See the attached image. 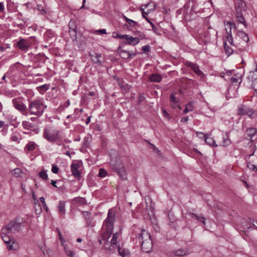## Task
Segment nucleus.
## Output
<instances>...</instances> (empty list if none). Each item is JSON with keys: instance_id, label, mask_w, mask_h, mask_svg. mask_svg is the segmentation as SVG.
<instances>
[{"instance_id": "4d7b16f0", "label": "nucleus", "mask_w": 257, "mask_h": 257, "mask_svg": "<svg viewBox=\"0 0 257 257\" xmlns=\"http://www.w3.org/2000/svg\"><path fill=\"white\" fill-rule=\"evenodd\" d=\"M196 135L199 137V138H205L206 135H204L203 133L201 132H197Z\"/></svg>"}, {"instance_id": "1a4fd4ad", "label": "nucleus", "mask_w": 257, "mask_h": 257, "mask_svg": "<svg viewBox=\"0 0 257 257\" xmlns=\"http://www.w3.org/2000/svg\"><path fill=\"white\" fill-rule=\"evenodd\" d=\"M59 131L53 128H45L43 137L50 142H54L58 139Z\"/></svg>"}, {"instance_id": "6ab92c4d", "label": "nucleus", "mask_w": 257, "mask_h": 257, "mask_svg": "<svg viewBox=\"0 0 257 257\" xmlns=\"http://www.w3.org/2000/svg\"><path fill=\"white\" fill-rule=\"evenodd\" d=\"M79 165L76 163H72L71 165V170L74 176L76 178L80 177V173L78 170Z\"/></svg>"}, {"instance_id": "2eb2a0df", "label": "nucleus", "mask_w": 257, "mask_h": 257, "mask_svg": "<svg viewBox=\"0 0 257 257\" xmlns=\"http://www.w3.org/2000/svg\"><path fill=\"white\" fill-rule=\"evenodd\" d=\"M86 38L82 35H79L77 37V41L74 42V44L77 45L81 50H84L86 47Z\"/></svg>"}, {"instance_id": "de8ad7c7", "label": "nucleus", "mask_w": 257, "mask_h": 257, "mask_svg": "<svg viewBox=\"0 0 257 257\" xmlns=\"http://www.w3.org/2000/svg\"><path fill=\"white\" fill-rule=\"evenodd\" d=\"M64 249L65 250V252L66 254L69 256V257H73L74 255V252L68 249L66 247V246H64Z\"/></svg>"}, {"instance_id": "a211bd4d", "label": "nucleus", "mask_w": 257, "mask_h": 257, "mask_svg": "<svg viewBox=\"0 0 257 257\" xmlns=\"http://www.w3.org/2000/svg\"><path fill=\"white\" fill-rule=\"evenodd\" d=\"M177 94L176 92L172 93L170 96V105L173 108H179L181 109V107L179 104V100L177 99L175 97V94Z\"/></svg>"}, {"instance_id": "0eeeda50", "label": "nucleus", "mask_w": 257, "mask_h": 257, "mask_svg": "<svg viewBox=\"0 0 257 257\" xmlns=\"http://www.w3.org/2000/svg\"><path fill=\"white\" fill-rule=\"evenodd\" d=\"M119 232H116L112 235V237L110 241V244H109L108 239L105 242L103 241V248L109 251L110 253H114L116 251V247H117V238L119 235Z\"/></svg>"}, {"instance_id": "aec40b11", "label": "nucleus", "mask_w": 257, "mask_h": 257, "mask_svg": "<svg viewBox=\"0 0 257 257\" xmlns=\"http://www.w3.org/2000/svg\"><path fill=\"white\" fill-rule=\"evenodd\" d=\"M119 254L122 257H130L131 254L128 249L120 247L119 245L116 247Z\"/></svg>"}, {"instance_id": "6e6552de", "label": "nucleus", "mask_w": 257, "mask_h": 257, "mask_svg": "<svg viewBox=\"0 0 257 257\" xmlns=\"http://www.w3.org/2000/svg\"><path fill=\"white\" fill-rule=\"evenodd\" d=\"M14 107L25 116L28 115V107L24 102L19 98H14L12 100Z\"/></svg>"}, {"instance_id": "5701e85b", "label": "nucleus", "mask_w": 257, "mask_h": 257, "mask_svg": "<svg viewBox=\"0 0 257 257\" xmlns=\"http://www.w3.org/2000/svg\"><path fill=\"white\" fill-rule=\"evenodd\" d=\"M2 238L5 243L7 244V247L9 250L14 249L13 247V244H11V240L9 236L5 235L3 236Z\"/></svg>"}, {"instance_id": "ea45409f", "label": "nucleus", "mask_w": 257, "mask_h": 257, "mask_svg": "<svg viewBox=\"0 0 257 257\" xmlns=\"http://www.w3.org/2000/svg\"><path fill=\"white\" fill-rule=\"evenodd\" d=\"M107 172L103 168H101L99 170L98 176L100 177H104L107 175Z\"/></svg>"}, {"instance_id": "69168bd1", "label": "nucleus", "mask_w": 257, "mask_h": 257, "mask_svg": "<svg viewBox=\"0 0 257 257\" xmlns=\"http://www.w3.org/2000/svg\"><path fill=\"white\" fill-rule=\"evenodd\" d=\"M163 115L165 116V117H168L169 116V113L167 112V111L165 110V109H163Z\"/></svg>"}, {"instance_id": "3c124183", "label": "nucleus", "mask_w": 257, "mask_h": 257, "mask_svg": "<svg viewBox=\"0 0 257 257\" xmlns=\"http://www.w3.org/2000/svg\"><path fill=\"white\" fill-rule=\"evenodd\" d=\"M83 214L85 217L86 221H87V219H90L89 213L87 211L83 212Z\"/></svg>"}, {"instance_id": "9b49d317", "label": "nucleus", "mask_w": 257, "mask_h": 257, "mask_svg": "<svg viewBox=\"0 0 257 257\" xmlns=\"http://www.w3.org/2000/svg\"><path fill=\"white\" fill-rule=\"evenodd\" d=\"M227 24L229 25V31H228L227 29L226 28L227 36L226 37V39L224 40H225L226 42H228L231 45L233 46V40L231 35V28L233 27L235 29L236 26L235 24L231 22H228Z\"/></svg>"}, {"instance_id": "37998d69", "label": "nucleus", "mask_w": 257, "mask_h": 257, "mask_svg": "<svg viewBox=\"0 0 257 257\" xmlns=\"http://www.w3.org/2000/svg\"><path fill=\"white\" fill-rule=\"evenodd\" d=\"M134 34L138 36V37H139L140 39V40L144 39L145 38V34L143 32L138 31H136Z\"/></svg>"}, {"instance_id": "423d86ee", "label": "nucleus", "mask_w": 257, "mask_h": 257, "mask_svg": "<svg viewBox=\"0 0 257 257\" xmlns=\"http://www.w3.org/2000/svg\"><path fill=\"white\" fill-rule=\"evenodd\" d=\"M239 1V6H237V3L235 4V7H236V15H235V18L236 21L240 24H242L244 25V26L246 28L247 27V24L245 22V21L244 20V18L243 17V14L242 13V11H244L245 7H246V4L245 3L243 2L242 0H238Z\"/></svg>"}, {"instance_id": "4c0bfd02", "label": "nucleus", "mask_w": 257, "mask_h": 257, "mask_svg": "<svg viewBox=\"0 0 257 257\" xmlns=\"http://www.w3.org/2000/svg\"><path fill=\"white\" fill-rule=\"evenodd\" d=\"M120 57L123 59H128V51L120 50L119 52Z\"/></svg>"}, {"instance_id": "4be33fe9", "label": "nucleus", "mask_w": 257, "mask_h": 257, "mask_svg": "<svg viewBox=\"0 0 257 257\" xmlns=\"http://www.w3.org/2000/svg\"><path fill=\"white\" fill-rule=\"evenodd\" d=\"M223 46L225 52L227 56H230L233 53V49L228 46L227 44V42L224 40Z\"/></svg>"}, {"instance_id": "338daca9", "label": "nucleus", "mask_w": 257, "mask_h": 257, "mask_svg": "<svg viewBox=\"0 0 257 257\" xmlns=\"http://www.w3.org/2000/svg\"><path fill=\"white\" fill-rule=\"evenodd\" d=\"M188 120V117L187 116H186V117L182 118L181 121L185 122H187Z\"/></svg>"}, {"instance_id": "e2e57ef3", "label": "nucleus", "mask_w": 257, "mask_h": 257, "mask_svg": "<svg viewBox=\"0 0 257 257\" xmlns=\"http://www.w3.org/2000/svg\"><path fill=\"white\" fill-rule=\"evenodd\" d=\"M5 8H4V5L3 3L1 2L0 3V13L4 11Z\"/></svg>"}, {"instance_id": "680f3d73", "label": "nucleus", "mask_w": 257, "mask_h": 257, "mask_svg": "<svg viewBox=\"0 0 257 257\" xmlns=\"http://www.w3.org/2000/svg\"><path fill=\"white\" fill-rule=\"evenodd\" d=\"M141 11H142L143 17H144V14L148 15L150 13V10H148V11L147 13H146L144 11V9L142 8H141Z\"/></svg>"}, {"instance_id": "a19ab883", "label": "nucleus", "mask_w": 257, "mask_h": 257, "mask_svg": "<svg viewBox=\"0 0 257 257\" xmlns=\"http://www.w3.org/2000/svg\"><path fill=\"white\" fill-rule=\"evenodd\" d=\"M113 37L115 38H119L120 39L124 40L125 37H127V35H120L118 33H113Z\"/></svg>"}, {"instance_id": "49530a36", "label": "nucleus", "mask_w": 257, "mask_h": 257, "mask_svg": "<svg viewBox=\"0 0 257 257\" xmlns=\"http://www.w3.org/2000/svg\"><path fill=\"white\" fill-rule=\"evenodd\" d=\"M64 249L65 250V252L66 254L69 256V257H73L74 255V252L68 249L66 247V246H64Z\"/></svg>"}, {"instance_id": "b1692460", "label": "nucleus", "mask_w": 257, "mask_h": 257, "mask_svg": "<svg viewBox=\"0 0 257 257\" xmlns=\"http://www.w3.org/2000/svg\"><path fill=\"white\" fill-rule=\"evenodd\" d=\"M11 173L13 176L15 177H20L23 173L22 170L20 168H15L11 171Z\"/></svg>"}, {"instance_id": "a18cd8bd", "label": "nucleus", "mask_w": 257, "mask_h": 257, "mask_svg": "<svg viewBox=\"0 0 257 257\" xmlns=\"http://www.w3.org/2000/svg\"><path fill=\"white\" fill-rule=\"evenodd\" d=\"M40 202L43 204V206L46 210L47 212L48 211V208L47 206V204L45 201V198L43 197H41L39 198Z\"/></svg>"}, {"instance_id": "09e8293b", "label": "nucleus", "mask_w": 257, "mask_h": 257, "mask_svg": "<svg viewBox=\"0 0 257 257\" xmlns=\"http://www.w3.org/2000/svg\"><path fill=\"white\" fill-rule=\"evenodd\" d=\"M59 168L57 167V166L55 165H52V172L53 173L57 174L58 172Z\"/></svg>"}, {"instance_id": "f03ea898", "label": "nucleus", "mask_w": 257, "mask_h": 257, "mask_svg": "<svg viewBox=\"0 0 257 257\" xmlns=\"http://www.w3.org/2000/svg\"><path fill=\"white\" fill-rule=\"evenodd\" d=\"M27 223L26 219L17 216L2 228V233L7 234L18 233L23 229L25 223Z\"/></svg>"}, {"instance_id": "473e14b6", "label": "nucleus", "mask_w": 257, "mask_h": 257, "mask_svg": "<svg viewBox=\"0 0 257 257\" xmlns=\"http://www.w3.org/2000/svg\"><path fill=\"white\" fill-rule=\"evenodd\" d=\"M69 33H70V37L72 39V41L74 43V42L75 41H77V31H76V30H69Z\"/></svg>"}, {"instance_id": "dca6fc26", "label": "nucleus", "mask_w": 257, "mask_h": 257, "mask_svg": "<svg viewBox=\"0 0 257 257\" xmlns=\"http://www.w3.org/2000/svg\"><path fill=\"white\" fill-rule=\"evenodd\" d=\"M185 65L190 67L198 76L203 75V72L199 69V67L197 64L191 62L187 61L185 63Z\"/></svg>"}, {"instance_id": "f3484780", "label": "nucleus", "mask_w": 257, "mask_h": 257, "mask_svg": "<svg viewBox=\"0 0 257 257\" xmlns=\"http://www.w3.org/2000/svg\"><path fill=\"white\" fill-rule=\"evenodd\" d=\"M89 55L93 63L97 64L99 65H101L102 64L101 61L99 59V58L101 57V54L96 53L95 52L92 53L90 52L89 53Z\"/></svg>"}, {"instance_id": "412c9836", "label": "nucleus", "mask_w": 257, "mask_h": 257, "mask_svg": "<svg viewBox=\"0 0 257 257\" xmlns=\"http://www.w3.org/2000/svg\"><path fill=\"white\" fill-rule=\"evenodd\" d=\"M189 253L187 250L179 249L174 251V254L176 256H183L186 255Z\"/></svg>"}, {"instance_id": "c03bdc74", "label": "nucleus", "mask_w": 257, "mask_h": 257, "mask_svg": "<svg viewBox=\"0 0 257 257\" xmlns=\"http://www.w3.org/2000/svg\"><path fill=\"white\" fill-rule=\"evenodd\" d=\"M75 200L82 205H85L86 204V200L83 198H76L75 199Z\"/></svg>"}, {"instance_id": "f257e3e1", "label": "nucleus", "mask_w": 257, "mask_h": 257, "mask_svg": "<svg viewBox=\"0 0 257 257\" xmlns=\"http://www.w3.org/2000/svg\"><path fill=\"white\" fill-rule=\"evenodd\" d=\"M115 216V211L113 209H110L108 211L107 217L103 223L104 232L102 234L99 240L100 243H102L103 241H107L112 234Z\"/></svg>"}, {"instance_id": "f704fd0d", "label": "nucleus", "mask_w": 257, "mask_h": 257, "mask_svg": "<svg viewBox=\"0 0 257 257\" xmlns=\"http://www.w3.org/2000/svg\"><path fill=\"white\" fill-rule=\"evenodd\" d=\"M23 127L27 130H30L33 127V124L28 121H23L22 122Z\"/></svg>"}, {"instance_id": "393cba45", "label": "nucleus", "mask_w": 257, "mask_h": 257, "mask_svg": "<svg viewBox=\"0 0 257 257\" xmlns=\"http://www.w3.org/2000/svg\"><path fill=\"white\" fill-rule=\"evenodd\" d=\"M242 75L237 76L236 74L234 75L230 78V81L232 83H238L240 84L241 82Z\"/></svg>"}, {"instance_id": "6e6d98bb", "label": "nucleus", "mask_w": 257, "mask_h": 257, "mask_svg": "<svg viewBox=\"0 0 257 257\" xmlns=\"http://www.w3.org/2000/svg\"><path fill=\"white\" fill-rule=\"evenodd\" d=\"M145 100V97L143 95H140L139 97V103Z\"/></svg>"}, {"instance_id": "cd10ccee", "label": "nucleus", "mask_w": 257, "mask_h": 257, "mask_svg": "<svg viewBox=\"0 0 257 257\" xmlns=\"http://www.w3.org/2000/svg\"><path fill=\"white\" fill-rule=\"evenodd\" d=\"M65 202L60 201L58 206V211L60 213L65 214Z\"/></svg>"}, {"instance_id": "bb28decb", "label": "nucleus", "mask_w": 257, "mask_h": 257, "mask_svg": "<svg viewBox=\"0 0 257 257\" xmlns=\"http://www.w3.org/2000/svg\"><path fill=\"white\" fill-rule=\"evenodd\" d=\"M123 18L126 20L128 24L132 27H137L139 26V24L137 22H135L131 19H130L126 17L125 16H123Z\"/></svg>"}, {"instance_id": "8fccbe9b", "label": "nucleus", "mask_w": 257, "mask_h": 257, "mask_svg": "<svg viewBox=\"0 0 257 257\" xmlns=\"http://www.w3.org/2000/svg\"><path fill=\"white\" fill-rule=\"evenodd\" d=\"M150 50V46L149 45H146L142 47V50L144 53L149 52Z\"/></svg>"}, {"instance_id": "2f4dec72", "label": "nucleus", "mask_w": 257, "mask_h": 257, "mask_svg": "<svg viewBox=\"0 0 257 257\" xmlns=\"http://www.w3.org/2000/svg\"><path fill=\"white\" fill-rule=\"evenodd\" d=\"M237 35L239 37L241 38L242 39L246 42H248L249 40V38L247 35L242 31L238 32L237 33Z\"/></svg>"}, {"instance_id": "4468645a", "label": "nucleus", "mask_w": 257, "mask_h": 257, "mask_svg": "<svg viewBox=\"0 0 257 257\" xmlns=\"http://www.w3.org/2000/svg\"><path fill=\"white\" fill-rule=\"evenodd\" d=\"M140 41L139 37H133V36L127 35V37H125L124 43L132 46L138 44Z\"/></svg>"}, {"instance_id": "9d476101", "label": "nucleus", "mask_w": 257, "mask_h": 257, "mask_svg": "<svg viewBox=\"0 0 257 257\" xmlns=\"http://www.w3.org/2000/svg\"><path fill=\"white\" fill-rule=\"evenodd\" d=\"M15 45L21 50L26 51L30 46L31 43L29 39L20 38Z\"/></svg>"}, {"instance_id": "f8f14e48", "label": "nucleus", "mask_w": 257, "mask_h": 257, "mask_svg": "<svg viewBox=\"0 0 257 257\" xmlns=\"http://www.w3.org/2000/svg\"><path fill=\"white\" fill-rule=\"evenodd\" d=\"M253 114V110L244 105H241L238 109V114L248 115L251 116Z\"/></svg>"}, {"instance_id": "7c9ffc66", "label": "nucleus", "mask_w": 257, "mask_h": 257, "mask_svg": "<svg viewBox=\"0 0 257 257\" xmlns=\"http://www.w3.org/2000/svg\"><path fill=\"white\" fill-rule=\"evenodd\" d=\"M205 140L206 144L211 146H217V145L215 144L214 140L211 137L206 136Z\"/></svg>"}, {"instance_id": "79ce46f5", "label": "nucleus", "mask_w": 257, "mask_h": 257, "mask_svg": "<svg viewBox=\"0 0 257 257\" xmlns=\"http://www.w3.org/2000/svg\"><path fill=\"white\" fill-rule=\"evenodd\" d=\"M39 176H40V177H41L42 179H43L44 180L48 179V175H47V173L44 170L41 171L39 173Z\"/></svg>"}, {"instance_id": "5fc2aeb1", "label": "nucleus", "mask_w": 257, "mask_h": 257, "mask_svg": "<svg viewBox=\"0 0 257 257\" xmlns=\"http://www.w3.org/2000/svg\"><path fill=\"white\" fill-rule=\"evenodd\" d=\"M96 33L97 34H106V30L105 29H100V30H97L96 31Z\"/></svg>"}, {"instance_id": "ddd939ff", "label": "nucleus", "mask_w": 257, "mask_h": 257, "mask_svg": "<svg viewBox=\"0 0 257 257\" xmlns=\"http://www.w3.org/2000/svg\"><path fill=\"white\" fill-rule=\"evenodd\" d=\"M247 78L248 81L251 82V87L257 85V68L255 70L249 72Z\"/></svg>"}, {"instance_id": "72a5a7b5", "label": "nucleus", "mask_w": 257, "mask_h": 257, "mask_svg": "<svg viewBox=\"0 0 257 257\" xmlns=\"http://www.w3.org/2000/svg\"><path fill=\"white\" fill-rule=\"evenodd\" d=\"M36 144L33 142H30L26 146V148L28 151H32L36 148Z\"/></svg>"}, {"instance_id": "864d4df0", "label": "nucleus", "mask_w": 257, "mask_h": 257, "mask_svg": "<svg viewBox=\"0 0 257 257\" xmlns=\"http://www.w3.org/2000/svg\"><path fill=\"white\" fill-rule=\"evenodd\" d=\"M11 140L13 141H14V142H17L19 140V137L17 136V135H13L12 137H11Z\"/></svg>"}, {"instance_id": "39448f33", "label": "nucleus", "mask_w": 257, "mask_h": 257, "mask_svg": "<svg viewBox=\"0 0 257 257\" xmlns=\"http://www.w3.org/2000/svg\"><path fill=\"white\" fill-rule=\"evenodd\" d=\"M110 167L117 173L122 180L126 179V171L122 161L119 159L111 158L110 162Z\"/></svg>"}, {"instance_id": "58836bf2", "label": "nucleus", "mask_w": 257, "mask_h": 257, "mask_svg": "<svg viewBox=\"0 0 257 257\" xmlns=\"http://www.w3.org/2000/svg\"><path fill=\"white\" fill-rule=\"evenodd\" d=\"M69 30H77V26L74 20H71L69 24Z\"/></svg>"}, {"instance_id": "7ed1b4c3", "label": "nucleus", "mask_w": 257, "mask_h": 257, "mask_svg": "<svg viewBox=\"0 0 257 257\" xmlns=\"http://www.w3.org/2000/svg\"><path fill=\"white\" fill-rule=\"evenodd\" d=\"M47 106L44 104L43 99H36L29 101L28 107V115H35L37 117L42 116Z\"/></svg>"}, {"instance_id": "13d9d810", "label": "nucleus", "mask_w": 257, "mask_h": 257, "mask_svg": "<svg viewBox=\"0 0 257 257\" xmlns=\"http://www.w3.org/2000/svg\"><path fill=\"white\" fill-rule=\"evenodd\" d=\"M136 55H137V53L136 52L132 53L130 51H128V55H130V56H129L130 57H128V59H132L133 57H134Z\"/></svg>"}, {"instance_id": "052dcab7", "label": "nucleus", "mask_w": 257, "mask_h": 257, "mask_svg": "<svg viewBox=\"0 0 257 257\" xmlns=\"http://www.w3.org/2000/svg\"><path fill=\"white\" fill-rule=\"evenodd\" d=\"M250 169H251L252 170L254 171H257V167L255 165H253V164H250V167L249 168Z\"/></svg>"}, {"instance_id": "a878e982", "label": "nucleus", "mask_w": 257, "mask_h": 257, "mask_svg": "<svg viewBox=\"0 0 257 257\" xmlns=\"http://www.w3.org/2000/svg\"><path fill=\"white\" fill-rule=\"evenodd\" d=\"M150 80L152 82H159L162 80V77L158 74H153L150 77Z\"/></svg>"}, {"instance_id": "e433bc0d", "label": "nucleus", "mask_w": 257, "mask_h": 257, "mask_svg": "<svg viewBox=\"0 0 257 257\" xmlns=\"http://www.w3.org/2000/svg\"><path fill=\"white\" fill-rule=\"evenodd\" d=\"M190 216L192 218L195 217L196 219H197L198 220H199L200 222H202L204 224H205V218L204 217L199 216L197 215V214L193 213L190 214Z\"/></svg>"}, {"instance_id": "603ef678", "label": "nucleus", "mask_w": 257, "mask_h": 257, "mask_svg": "<svg viewBox=\"0 0 257 257\" xmlns=\"http://www.w3.org/2000/svg\"><path fill=\"white\" fill-rule=\"evenodd\" d=\"M58 233H59V239L60 240L61 244L62 245H63L64 243L65 242V240L64 238L62 237L61 232L60 231H59Z\"/></svg>"}, {"instance_id": "20e7f679", "label": "nucleus", "mask_w": 257, "mask_h": 257, "mask_svg": "<svg viewBox=\"0 0 257 257\" xmlns=\"http://www.w3.org/2000/svg\"><path fill=\"white\" fill-rule=\"evenodd\" d=\"M140 242L141 243L142 248L146 252L151 251L153 247L152 241L150 234L145 229H142L138 237Z\"/></svg>"}, {"instance_id": "c85d7f7f", "label": "nucleus", "mask_w": 257, "mask_h": 257, "mask_svg": "<svg viewBox=\"0 0 257 257\" xmlns=\"http://www.w3.org/2000/svg\"><path fill=\"white\" fill-rule=\"evenodd\" d=\"M230 144V141L228 138V135L226 134L225 136H223L222 137V141L221 142V146L226 147L228 146Z\"/></svg>"}, {"instance_id": "c756f323", "label": "nucleus", "mask_w": 257, "mask_h": 257, "mask_svg": "<svg viewBox=\"0 0 257 257\" xmlns=\"http://www.w3.org/2000/svg\"><path fill=\"white\" fill-rule=\"evenodd\" d=\"M49 88L48 84H44L37 87V90L41 94L44 93Z\"/></svg>"}, {"instance_id": "c9c22d12", "label": "nucleus", "mask_w": 257, "mask_h": 257, "mask_svg": "<svg viewBox=\"0 0 257 257\" xmlns=\"http://www.w3.org/2000/svg\"><path fill=\"white\" fill-rule=\"evenodd\" d=\"M256 133V130L255 128H249L246 130V134L250 137H252Z\"/></svg>"}, {"instance_id": "0e129e2a", "label": "nucleus", "mask_w": 257, "mask_h": 257, "mask_svg": "<svg viewBox=\"0 0 257 257\" xmlns=\"http://www.w3.org/2000/svg\"><path fill=\"white\" fill-rule=\"evenodd\" d=\"M32 197H33V199L35 200V203L36 204L39 203V201L37 199H36V197L34 193L32 195Z\"/></svg>"}, {"instance_id": "774afa93", "label": "nucleus", "mask_w": 257, "mask_h": 257, "mask_svg": "<svg viewBox=\"0 0 257 257\" xmlns=\"http://www.w3.org/2000/svg\"><path fill=\"white\" fill-rule=\"evenodd\" d=\"M252 88L254 90V94L257 96V85L255 86L252 87Z\"/></svg>"}, {"instance_id": "bf43d9fd", "label": "nucleus", "mask_w": 257, "mask_h": 257, "mask_svg": "<svg viewBox=\"0 0 257 257\" xmlns=\"http://www.w3.org/2000/svg\"><path fill=\"white\" fill-rule=\"evenodd\" d=\"M37 204L38 205V207L39 208V210H36V213L37 214H39L41 213L42 209H41V207L40 204L39 203H37Z\"/></svg>"}]
</instances>
